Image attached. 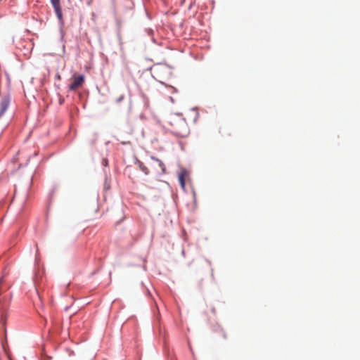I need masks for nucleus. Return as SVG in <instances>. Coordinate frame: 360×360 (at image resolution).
<instances>
[{"instance_id": "20e7f679", "label": "nucleus", "mask_w": 360, "mask_h": 360, "mask_svg": "<svg viewBox=\"0 0 360 360\" xmlns=\"http://www.w3.org/2000/svg\"><path fill=\"white\" fill-rule=\"evenodd\" d=\"M11 98L9 96H5L1 98L0 101V118L4 115V112L7 110Z\"/></svg>"}, {"instance_id": "0eeeda50", "label": "nucleus", "mask_w": 360, "mask_h": 360, "mask_svg": "<svg viewBox=\"0 0 360 360\" xmlns=\"http://www.w3.org/2000/svg\"><path fill=\"white\" fill-rule=\"evenodd\" d=\"M104 161H105V162H104V164H105V165H106V164H107V160H105Z\"/></svg>"}, {"instance_id": "6e6552de", "label": "nucleus", "mask_w": 360, "mask_h": 360, "mask_svg": "<svg viewBox=\"0 0 360 360\" xmlns=\"http://www.w3.org/2000/svg\"><path fill=\"white\" fill-rule=\"evenodd\" d=\"M104 161H105V162H104V164H105V165H106V164H107V160H105Z\"/></svg>"}, {"instance_id": "f03ea898", "label": "nucleus", "mask_w": 360, "mask_h": 360, "mask_svg": "<svg viewBox=\"0 0 360 360\" xmlns=\"http://www.w3.org/2000/svg\"><path fill=\"white\" fill-rule=\"evenodd\" d=\"M51 3L54 8L56 15L60 22H63V16L60 6V0H50Z\"/></svg>"}, {"instance_id": "7ed1b4c3", "label": "nucleus", "mask_w": 360, "mask_h": 360, "mask_svg": "<svg viewBox=\"0 0 360 360\" xmlns=\"http://www.w3.org/2000/svg\"><path fill=\"white\" fill-rule=\"evenodd\" d=\"M84 82V77L83 75L74 76L73 82L70 86V89L75 91L79 87L82 86Z\"/></svg>"}, {"instance_id": "423d86ee", "label": "nucleus", "mask_w": 360, "mask_h": 360, "mask_svg": "<svg viewBox=\"0 0 360 360\" xmlns=\"http://www.w3.org/2000/svg\"><path fill=\"white\" fill-rule=\"evenodd\" d=\"M136 164L139 165V168L146 174H148V169L147 167H146L142 162L136 160Z\"/></svg>"}, {"instance_id": "f257e3e1", "label": "nucleus", "mask_w": 360, "mask_h": 360, "mask_svg": "<svg viewBox=\"0 0 360 360\" xmlns=\"http://www.w3.org/2000/svg\"><path fill=\"white\" fill-rule=\"evenodd\" d=\"M188 127L184 120L180 119L173 124V131L177 136L184 137L188 134Z\"/></svg>"}, {"instance_id": "39448f33", "label": "nucleus", "mask_w": 360, "mask_h": 360, "mask_svg": "<svg viewBox=\"0 0 360 360\" xmlns=\"http://www.w3.org/2000/svg\"><path fill=\"white\" fill-rule=\"evenodd\" d=\"M179 184L183 189L185 188L186 183H185V179H184V173L181 172L179 175Z\"/></svg>"}]
</instances>
